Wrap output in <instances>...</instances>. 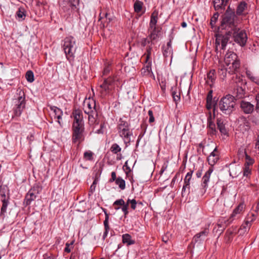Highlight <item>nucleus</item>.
I'll list each match as a JSON object with an SVG mask.
<instances>
[{
    "label": "nucleus",
    "mask_w": 259,
    "mask_h": 259,
    "mask_svg": "<svg viewBox=\"0 0 259 259\" xmlns=\"http://www.w3.org/2000/svg\"><path fill=\"white\" fill-rule=\"evenodd\" d=\"M238 19L233 10L229 7L223 15L221 22V28L227 31L225 34L218 32L215 34V51L219 53V47L222 50H225L226 46L232 35V30H235L238 27Z\"/></svg>",
    "instance_id": "f257e3e1"
},
{
    "label": "nucleus",
    "mask_w": 259,
    "mask_h": 259,
    "mask_svg": "<svg viewBox=\"0 0 259 259\" xmlns=\"http://www.w3.org/2000/svg\"><path fill=\"white\" fill-rule=\"evenodd\" d=\"M157 20L158 12L155 11L151 16L148 28V38L154 43L161 37L162 34V27L157 25Z\"/></svg>",
    "instance_id": "f03ea898"
},
{
    "label": "nucleus",
    "mask_w": 259,
    "mask_h": 259,
    "mask_svg": "<svg viewBox=\"0 0 259 259\" xmlns=\"http://www.w3.org/2000/svg\"><path fill=\"white\" fill-rule=\"evenodd\" d=\"M13 105L15 115L20 116L26 106L25 94L22 89L17 90L13 99Z\"/></svg>",
    "instance_id": "7ed1b4c3"
},
{
    "label": "nucleus",
    "mask_w": 259,
    "mask_h": 259,
    "mask_svg": "<svg viewBox=\"0 0 259 259\" xmlns=\"http://www.w3.org/2000/svg\"><path fill=\"white\" fill-rule=\"evenodd\" d=\"M63 48L67 59L70 62L73 61L76 49L75 38L71 36L65 37L63 40Z\"/></svg>",
    "instance_id": "20e7f679"
},
{
    "label": "nucleus",
    "mask_w": 259,
    "mask_h": 259,
    "mask_svg": "<svg viewBox=\"0 0 259 259\" xmlns=\"http://www.w3.org/2000/svg\"><path fill=\"white\" fill-rule=\"evenodd\" d=\"M235 100V97L229 94L223 97L219 101V109L223 113L229 114L234 109Z\"/></svg>",
    "instance_id": "39448f33"
},
{
    "label": "nucleus",
    "mask_w": 259,
    "mask_h": 259,
    "mask_svg": "<svg viewBox=\"0 0 259 259\" xmlns=\"http://www.w3.org/2000/svg\"><path fill=\"white\" fill-rule=\"evenodd\" d=\"M224 61L227 66L231 65L229 69V72L233 73L240 67V62L237 60V56L235 53L232 51H228L225 55Z\"/></svg>",
    "instance_id": "423d86ee"
},
{
    "label": "nucleus",
    "mask_w": 259,
    "mask_h": 259,
    "mask_svg": "<svg viewBox=\"0 0 259 259\" xmlns=\"http://www.w3.org/2000/svg\"><path fill=\"white\" fill-rule=\"evenodd\" d=\"M86 114L88 115L89 123L91 126H93V130H95V133L98 134H103L104 132V128L105 127L104 122L100 123L99 129L95 130L96 125L100 123L97 110H93Z\"/></svg>",
    "instance_id": "0eeeda50"
},
{
    "label": "nucleus",
    "mask_w": 259,
    "mask_h": 259,
    "mask_svg": "<svg viewBox=\"0 0 259 259\" xmlns=\"http://www.w3.org/2000/svg\"><path fill=\"white\" fill-rule=\"evenodd\" d=\"M117 128L120 136L124 139L125 143H129L132 133L130 130L128 122L122 118H120Z\"/></svg>",
    "instance_id": "6e6552de"
},
{
    "label": "nucleus",
    "mask_w": 259,
    "mask_h": 259,
    "mask_svg": "<svg viewBox=\"0 0 259 259\" xmlns=\"http://www.w3.org/2000/svg\"><path fill=\"white\" fill-rule=\"evenodd\" d=\"M234 41L241 47L246 45L247 36L244 30H241L239 27L235 30L231 31Z\"/></svg>",
    "instance_id": "1a4fd4ad"
},
{
    "label": "nucleus",
    "mask_w": 259,
    "mask_h": 259,
    "mask_svg": "<svg viewBox=\"0 0 259 259\" xmlns=\"http://www.w3.org/2000/svg\"><path fill=\"white\" fill-rule=\"evenodd\" d=\"M79 4V0H66L62 4V9L66 13V17L68 18L73 15V11Z\"/></svg>",
    "instance_id": "9d476101"
},
{
    "label": "nucleus",
    "mask_w": 259,
    "mask_h": 259,
    "mask_svg": "<svg viewBox=\"0 0 259 259\" xmlns=\"http://www.w3.org/2000/svg\"><path fill=\"white\" fill-rule=\"evenodd\" d=\"M84 129V124H72V140L73 142L76 143L82 140Z\"/></svg>",
    "instance_id": "9b49d317"
},
{
    "label": "nucleus",
    "mask_w": 259,
    "mask_h": 259,
    "mask_svg": "<svg viewBox=\"0 0 259 259\" xmlns=\"http://www.w3.org/2000/svg\"><path fill=\"white\" fill-rule=\"evenodd\" d=\"M41 190V188L38 185L34 186L26 194L24 203L27 205L30 204L36 199Z\"/></svg>",
    "instance_id": "f8f14e48"
},
{
    "label": "nucleus",
    "mask_w": 259,
    "mask_h": 259,
    "mask_svg": "<svg viewBox=\"0 0 259 259\" xmlns=\"http://www.w3.org/2000/svg\"><path fill=\"white\" fill-rule=\"evenodd\" d=\"M114 81L115 80L112 77H109L104 79L103 83L100 85L102 96H105L107 95L111 89L110 87L113 84Z\"/></svg>",
    "instance_id": "ddd939ff"
},
{
    "label": "nucleus",
    "mask_w": 259,
    "mask_h": 259,
    "mask_svg": "<svg viewBox=\"0 0 259 259\" xmlns=\"http://www.w3.org/2000/svg\"><path fill=\"white\" fill-rule=\"evenodd\" d=\"M209 233L208 228H205L199 233H197L193 238V241L195 243H201L208 236Z\"/></svg>",
    "instance_id": "4468645a"
},
{
    "label": "nucleus",
    "mask_w": 259,
    "mask_h": 259,
    "mask_svg": "<svg viewBox=\"0 0 259 259\" xmlns=\"http://www.w3.org/2000/svg\"><path fill=\"white\" fill-rule=\"evenodd\" d=\"M83 110L85 114L93 110H97L95 101L90 99L86 100L83 104Z\"/></svg>",
    "instance_id": "2eb2a0df"
},
{
    "label": "nucleus",
    "mask_w": 259,
    "mask_h": 259,
    "mask_svg": "<svg viewBox=\"0 0 259 259\" xmlns=\"http://www.w3.org/2000/svg\"><path fill=\"white\" fill-rule=\"evenodd\" d=\"M212 171L213 169L212 168H209L202 177V182L201 184V186L203 189L202 194L205 193L206 189L208 188V182L209 181L210 177Z\"/></svg>",
    "instance_id": "dca6fc26"
},
{
    "label": "nucleus",
    "mask_w": 259,
    "mask_h": 259,
    "mask_svg": "<svg viewBox=\"0 0 259 259\" xmlns=\"http://www.w3.org/2000/svg\"><path fill=\"white\" fill-rule=\"evenodd\" d=\"M193 171L191 170L188 172L184 179V185L183 187L182 190V195L183 196L185 193L186 192L187 189H188V193H190V181L192 179V176Z\"/></svg>",
    "instance_id": "f3484780"
},
{
    "label": "nucleus",
    "mask_w": 259,
    "mask_h": 259,
    "mask_svg": "<svg viewBox=\"0 0 259 259\" xmlns=\"http://www.w3.org/2000/svg\"><path fill=\"white\" fill-rule=\"evenodd\" d=\"M244 209H245V205L244 204V203H240L237 206V207H236L234 209L229 219L228 220V224L231 223L234 220V219L235 218V217H237V215L238 214L241 213L244 211Z\"/></svg>",
    "instance_id": "a211bd4d"
},
{
    "label": "nucleus",
    "mask_w": 259,
    "mask_h": 259,
    "mask_svg": "<svg viewBox=\"0 0 259 259\" xmlns=\"http://www.w3.org/2000/svg\"><path fill=\"white\" fill-rule=\"evenodd\" d=\"M219 159V155L217 147H215L207 157L208 164L211 166L214 165Z\"/></svg>",
    "instance_id": "6ab92c4d"
},
{
    "label": "nucleus",
    "mask_w": 259,
    "mask_h": 259,
    "mask_svg": "<svg viewBox=\"0 0 259 259\" xmlns=\"http://www.w3.org/2000/svg\"><path fill=\"white\" fill-rule=\"evenodd\" d=\"M241 110L246 114L251 113L254 110V105L249 102L244 100L240 102Z\"/></svg>",
    "instance_id": "aec40b11"
},
{
    "label": "nucleus",
    "mask_w": 259,
    "mask_h": 259,
    "mask_svg": "<svg viewBox=\"0 0 259 259\" xmlns=\"http://www.w3.org/2000/svg\"><path fill=\"white\" fill-rule=\"evenodd\" d=\"M50 109L55 113V118H57V122L61 127L63 126V124L61 121L63 115V111L59 108L56 106H51Z\"/></svg>",
    "instance_id": "412c9836"
},
{
    "label": "nucleus",
    "mask_w": 259,
    "mask_h": 259,
    "mask_svg": "<svg viewBox=\"0 0 259 259\" xmlns=\"http://www.w3.org/2000/svg\"><path fill=\"white\" fill-rule=\"evenodd\" d=\"M74 121L72 124H84L83 116L81 112L78 110H75L73 113Z\"/></svg>",
    "instance_id": "4be33fe9"
},
{
    "label": "nucleus",
    "mask_w": 259,
    "mask_h": 259,
    "mask_svg": "<svg viewBox=\"0 0 259 259\" xmlns=\"http://www.w3.org/2000/svg\"><path fill=\"white\" fill-rule=\"evenodd\" d=\"M215 71L214 69L210 70L207 74L206 83L212 87L216 79Z\"/></svg>",
    "instance_id": "5701e85b"
},
{
    "label": "nucleus",
    "mask_w": 259,
    "mask_h": 259,
    "mask_svg": "<svg viewBox=\"0 0 259 259\" xmlns=\"http://www.w3.org/2000/svg\"><path fill=\"white\" fill-rule=\"evenodd\" d=\"M229 0H214L213 6L216 11L225 9V7Z\"/></svg>",
    "instance_id": "b1692460"
},
{
    "label": "nucleus",
    "mask_w": 259,
    "mask_h": 259,
    "mask_svg": "<svg viewBox=\"0 0 259 259\" xmlns=\"http://www.w3.org/2000/svg\"><path fill=\"white\" fill-rule=\"evenodd\" d=\"M225 120L222 118L217 119V125L218 128L219 130L220 133L224 135L228 134V130L225 126Z\"/></svg>",
    "instance_id": "393cba45"
},
{
    "label": "nucleus",
    "mask_w": 259,
    "mask_h": 259,
    "mask_svg": "<svg viewBox=\"0 0 259 259\" xmlns=\"http://www.w3.org/2000/svg\"><path fill=\"white\" fill-rule=\"evenodd\" d=\"M207 127L209 128V133L210 135L213 136L216 134L217 131L215 125L212 121V117L210 113L209 117L207 118Z\"/></svg>",
    "instance_id": "a878e982"
},
{
    "label": "nucleus",
    "mask_w": 259,
    "mask_h": 259,
    "mask_svg": "<svg viewBox=\"0 0 259 259\" xmlns=\"http://www.w3.org/2000/svg\"><path fill=\"white\" fill-rule=\"evenodd\" d=\"M104 212L105 213V219L104 221V227H105V231L104 232V234H103V239H105L108 234V232H109V230L110 229V227H109V223H108V221H109V214L107 212V211L104 210Z\"/></svg>",
    "instance_id": "bb28decb"
},
{
    "label": "nucleus",
    "mask_w": 259,
    "mask_h": 259,
    "mask_svg": "<svg viewBox=\"0 0 259 259\" xmlns=\"http://www.w3.org/2000/svg\"><path fill=\"white\" fill-rule=\"evenodd\" d=\"M247 4L244 2L242 1L239 3L236 9V14L237 15H242L244 12L247 9Z\"/></svg>",
    "instance_id": "cd10ccee"
},
{
    "label": "nucleus",
    "mask_w": 259,
    "mask_h": 259,
    "mask_svg": "<svg viewBox=\"0 0 259 259\" xmlns=\"http://www.w3.org/2000/svg\"><path fill=\"white\" fill-rule=\"evenodd\" d=\"M152 50V47L151 46H149L146 48V52L143 56V58H145L144 62L145 64L151 63L152 64V58H151V52Z\"/></svg>",
    "instance_id": "c85d7f7f"
},
{
    "label": "nucleus",
    "mask_w": 259,
    "mask_h": 259,
    "mask_svg": "<svg viewBox=\"0 0 259 259\" xmlns=\"http://www.w3.org/2000/svg\"><path fill=\"white\" fill-rule=\"evenodd\" d=\"M151 65L150 62L145 64V66L141 70L143 75L149 76L153 75Z\"/></svg>",
    "instance_id": "c756f323"
},
{
    "label": "nucleus",
    "mask_w": 259,
    "mask_h": 259,
    "mask_svg": "<svg viewBox=\"0 0 259 259\" xmlns=\"http://www.w3.org/2000/svg\"><path fill=\"white\" fill-rule=\"evenodd\" d=\"M122 242L127 245H131L135 244V240L132 239V236L128 234H125L122 236Z\"/></svg>",
    "instance_id": "7c9ffc66"
},
{
    "label": "nucleus",
    "mask_w": 259,
    "mask_h": 259,
    "mask_svg": "<svg viewBox=\"0 0 259 259\" xmlns=\"http://www.w3.org/2000/svg\"><path fill=\"white\" fill-rule=\"evenodd\" d=\"M94 153L90 150L85 151L83 153V158L85 161H93L94 159Z\"/></svg>",
    "instance_id": "2f4dec72"
},
{
    "label": "nucleus",
    "mask_w": 259,
    "mask_h": 259,
    "mask_svg": "<svg viewBox=\"0 0 259 259\" xmlns=\"http://www.w3.org/2000/svg\"><path fill=\"white\" fill-rule=\"evenodd\" d=\"M230 175L232 177H236L241 172V170L239 167H233L229 170Z\"/></svg>",
    "instance_id": "473e14b6"
},
{
    "label": "nucleus",
    "mask_w": 259,
    "mask_h": 259,
    "mask_svg": "<svg viewBox=\"0 0 259 259\" xmlns=\"http://www.w3.org/2000/svg\"><path fill=\"white\" fill-rule=\"evenodd\" d=\"M251 227V225L246 223L245 221L244 223L241 225L239 232L240 234H243L247 232Z\"/></svg>",
    "instance_id": "72a5a7b5"
},
{
    "label": "nucleus",
    "mask_w": 259,
    "mask_h": 259,
    "mask_svg": "<svg viewBox=\"0 0 259 259\" xmlns=\"http://www.w3.org/2000/svg\"><path fill=\"white\" fill-rule=\"evenodd\" d=\"M245 97V91L241 88L239 87L237 88L236 91V98L235 100L242 99Z\"/></svg>",
    "instance_id": "f704fd0d"
},
{
    "label": "nucleus",
    "mask_w": 259,
    "mask_h": 259,
    "mask_svg": "<svg viewBox=\"0 0 259 259\" xmlns=\"http://www.w3.org/2000/svg\"><path fill=\"white\" fill-rule=\"evenodd\" d=\"M246 75L250 80L259 84V78L257 76H254L250 71H246Z\"/></svg>",
    "instance_id": "c9c22d12"
},
{
    "label": "nucleus",
    "mask_w": 259,
    "mask_h": 259,
    "mask_svg": "<svg viewBox=\"0 0 259 259\" xmlns=\"http://www.w3.org/2000/svg\"><path fill=\"white\" fill-rule=\"evenodd\" d=\"M9 197L8 198L2 199L3 205L1 208V214H4L7 211V206L9 203L8 200Z\"/></svg>",
    "instance_id": "e433bc0d"
},
{
    "label": "nucleus",
    "mask_w": 259,
    "mask_h": 259,
    "mask_svg": "<svg viewBox=\"0 0 259 259\" xmlns=\"http://www.w3.org/2000/svg\"><path fill=\"white\" fill-rule=\"evenodd\" d=\"M116 185H118L119 188L121 190H124L125 188V181L122 179L121 177H118L117 180L115 182Z\"/></svg>",
    "instance_id": "4c0bfd02"
},
{
    "label": "nucleus",
    "mask_w": 259,
    "mask_h": 259,
    "mask_svg": "<svg viewBox=\"0 0 259 259\" xmlns=\"http://www.w3.org/2000/svg\"><path fill=\"white\" fill-rule=\"evenodd\" d=\"M256 215L255 214H253V213L248 214L247 217H246L245 221L246 222V223H247L251 226L252 223L254 221H255V220L256 219Z\"/></svg>",
    "instance_id": "58836bf2"
},
{
    "label": "nucleus",
    "mask_w": 259,
    "mask_h": 259,
    "mask_svg": "<svg viewBox=\"0 0 259 259\" xmlns=\"http://www.w3.org/2000/svg\"><path fill=\"white\" fill-rule=\"evenodd\" d=\"M16 15L18 18L21 19L22 20H24L26 17L24 9L22 8H19L16 13Z\"/></svg>",
    "instance_id": "ea45409f"
},
{
    "label": "nucleus",
    "mask_w": 259,
    "mask_h": 259,
    "mask_svg": "<svg viewBox=\"0 0 259 259\" xmlns=\"http://www.w3.org/2000/svg\"><path fill=\"white\" fill-rule=\"evenodd\" d=\"M25 77L27 81L29 82H32L34 80L33 73L31 70H29L26 72Z\"/></svg>",
    "instance_id": "a19ab883"
},
{
    "label": "nucleus",
    "mask_w": 259,
    "mask_h": 259,
    "mask_svg": "<svg viewBox=\"0 0 259 259\" xmlns=\"http://www.w3.org/2000/svg\"><path fill=\"white\" fill-rule=\"evenodd\" d=\"M143 3L140 1H137L134 6V10L137 13H139L141 11L142 9Z\"/></svg>",
    "instance_id": "79ce46f5"
},
{
    "label": "nucleus",
    "mask_w": 259,
    "mask_h": 259,
    "mask_svg": "<svg viewBox=\"0 0 259 259\" xmlns=\"http://www.w3.org/2000/svg\"><path fill=\"white\" fill-rule=\"evenodd\" d=\"M7 191L8 192V189L6 186H0V195L2 197V199L7 198L6 193Z\"/></svg>",
    "instance_id": "37998d69"
},
{
    "label": "nucleus",
    "mask_w": 259,
    "mask_h": 259,
    "mask_svg": "<svg viewBox=\"0 0 259 259\" xmlns=\"http://www.w3.org/2000/svg\"><path fill=\"white\" fill-rule=\"evenodd\" d=\"M110 150L114 154H117L118 152L121 151V148L117 144L114 143L111 146Z\"/></svg>",
    "instance_id": "c03bdc74"
},
{
    "label": "nucleus",
    "mask_w": 259,
    "mask_h": 259,
    "mask_svg": "<svg viewBox=\"0 0 259 259\" xmlns=\"http://www.w3.org/2000/svg\"><path fill=\"white\" fill-rule=\"evenodd\" d=\"M111 70V64L109 62L105 64V67L103 71V75H107Z\"/></svg>",
    "instance_id": "a18cd8bd"
},
{
    "label": "nucleus",
    "mask_w": 259,
    "mask_h": 259,
    "mask_svg": "<svg viewBox=\"0 0 259 259\" xmlns=\"http://www.w3.org/2000/svg\"><path fill=\"white\" fill-rule=\"evenodd\" d=\"M244 153L245 155V159H246L245 165H247L248 166L252 165L254 162L253 160L249 155H248L246 154L245 151L244 152Z\"/></svg>",
    "instance_id": "49530a36"
},
{
    "label": "nucleus",
    "mask_w": 259,
    "mask_h": 259,
    "mask_svg": "<svg viewBox=\"0 0 259 259\" xmlns=\"http://www.w3.org/2000/svg\"><path fill=\"white\" fill-rule=\"evenodd\" d=\"M172 53V48H168L165 47L163 48V55L165 57H168Z\"/></svg>",
    "instance_id": "de8ad7c7"
},
{
    "label": "nucleus",
    "mask_w": 259,
    "mask_h": 259,
    "mask_svg": "<svg viewBox=\"0 0 259 259\" xmlns=\"http://www.w3.org/2000/svg\"><path fill=\"white\" fill-rule=\"evenodd\" d=\"M151 44L152 45H154V42L153 41H150V39L148 38H144L142 39L141 41V45L143 47H145L147 44Z\"/></svg>",
    "instance_id": "09e8293b"
},
{
    "label": "nucleus",
    "mask_w": 259,
    "mask_h": 259,
    "mask_svg": "<svg viewBox=\"0 0 259 259\" xmlns=\"http://www.w3.org/2000/svg\"><path fill=\"white\" fill-rule=\"evenodd\" d=\"M251 174V169L249 166L245 165V167L243 171V176L248 177Z\"/></svg>",
    "instance_id": "8fccbe9b"
},
{
    "label": "nucleus",
    "mask_w": 259,
    "mask_h": 259,
    "mask_svg": "<svg viewBox=\"0 0 259 259\" xmlns=\"http://www.w3.org/2000/svg\"><path fill=\"white\" fill-rule=\"evenodd\" d=\"M219 16V14L218 12H217L213 14L212 17L211 19V21H210V24L212 26H213V25L215 23V22H217V21L218 19Z\"/></svg>",
    "instance_id": "3c124183"
},
{
    "label": "nucleus",
    "mask_w": 259,
    "mask_h": 259,
    "mask_svg": "<svg viewBox=\"0 0 259 259\" xmlns=\"http://www.w3.org/2000/svg\"><path fill=\"white\" fill-rule=\"evenodd\" d=\"M172 95L174 99V101L177 103L180 100V94H177V92L174 91L172 92Z\"/></svg>",
    "instance_id": "603ef678"
},
{
    "label": "nucleus",
    "mask_w": 259,
    "mask_h": 259,
    "mask_svg": "<svg viewBox=\"0 0 259 259\" xmlns=\"http://www.w3.org/2000/svg\"><path fill=\"white\" fill-rule=\"evenodd\" d=\"M148 115L149 116V122L150 123H152L155 120V118L154 117V116H153V111L152 110H149L148 111Z\"/></svg>",
    "instance_id": "864d4df0"
},
{
    "label": "nucleus",
    "mask_w": 259,
    "mask_h": 259,
    "mask_svg": "<svg viewBox=\"0 0 259 259\" xmlns=\"http://www.w3.org/2000/svg\"><path fill=\"white\" fill-rule=\"evenodd\" d=\"M122 206L121 210L123 212L124 216L126 217L128 213L127 204L124 203Z\"/></svg>",
    "instance_id": "5fc2aeb1"
},
{
    "label": "nucleus",
    "mask_w": 259,
    "mask_h": 259,
    "mask_svg": "<svg viewBox=\"0 0 259 259\" xmlns=\"http://www.w3.org/2000/svg\"><path fill=\"white\" fill-rule=\"evenodd\" d=\"M125 203L124 201L122 199L116 200L113 203L114 205H120L122 206Z\"/></svg>",
    "instance_id": "6e6d98bb"
},
{
    "label": "nucleus",
    "mask_w": 259,
    "mask_h": 259,
    "mask_svg": "<svg viewBox=\"0 0 259 259\" xmlns=\"http://www.w3.org/2000/svg\"><path fill=\"white\" fill-rule=\"evenodd\" d=\"M206 101L208 102L212 101V90H210L207 95Z\"/></svg>",
    "instance_id": "4d7b16f0"
},
{
    "label": "nucleus",
    "mask_w": 259,
    "mask_h": 259,
    "mask_svg": "<svg viewBox=\"0 0 259 259\" xmlns=\"http://www.w3.org/2000/svg\"><path fill=\"white\" fill-rule=\"evenodd\" d=\"M117 180L116 172L115 171H112L111 172V178L109 180L110 182H113L114 181L116 182Z\"/></svg>",
    "instance_id": "13d9d810"
},
{
    "label": "nucleus",
    "mask_w": 259,
    "mask_h": 259,
    "mask_svg": "<svg viewBox=\"0 0 259 259\" xmlns=\"http://www.w3.org/2000/svg\"><path fill=\"white\" fill-rule=\"evenodd\" d=\"M96 181H94L90 187V192H91L92 194L93 193V192L95 191V190L96 189Z\"/></svg>",
    "instance_id": "bf43d9fd"
},
{
    "label": "nucleus",
    "mask_w": 259,
    "mask_h": 259,
    "mask_svg": "<svg viewBox=\"0 0 259 259\" xmlns=\"http://www.w3.org/2000/svg\"><path fill=\"white\" fill-rule=\"evenodd\" d=\"M137 203L138 202L136 201V200L133 199L132 203H131V207L133 210H135L136 208Z\"/></svg>",
    "instance_id": "052dcab7"
},
{
    "label": "nucleus",
    "mask_w": 259,
    "mask_h": 259,
    "mask_svg": "<svg viewBox=\"0 0 259 259\" xmlns=\"http://www.w3.org/2000/svg\"><path fill=\"white\" fill-rule=\"evenodd\" d=\"M169 41L167 43V45L165 47L168 48H171V40L173 39L172 36H169Z\"/></svg>",
    "instance_id": "680f3d73"
},
{
    "label": "nucleus",
    "mask_w": 259,
    "mask_h": 259,
    "mask_svg": "<svg viewBox=\"0 0 259 259\" xmlns=\"http://www.w3.org/2000/svg\"><path fill=\"white\" fill-rule=\"evenodd\" d=\"M169 234H167L162 237V241L164 242L167 243L168 242V240H169Z\"/></svg>",
    "instance_id": "e2e57ef3"
},
{
    "label": "nucleus",
    "mask_w": 259,
    "mask_h": 259,
    "mask_svg": "<svg viewBox=\"0 0 259 259\" xmlns=\"http://www.w3.org/2000/svg\"><path fill=\"white\" fill-rule=\"evenodd\" d=\"M212 101L208 102V101H206V107L207 109L209 110L212 108Z\"/></svg>",
    "instance_id": "0e129e2a"
},
{
    "label": "nucleus",
    "mask_w": 259,
    "mask_h": 259,
    "mask_svg": "<svg viewBox=\"0 0 259 259\" xmlns=\"http://www.w3.org/2000/svg\"><path fill=\"white\" fill-rule=\"evenodd\" d=\"M64 251L67 253H69L71 251V250L69 248V243H66V247L65 248V249H64Z\"/></svg>",
    "instance_id": "69168bd1"
},
{
    "label": "nucleus",
    "mask_w": 259,
    "mask_h": 259,
    "mask_svg": "<svg viewBox=\"0 0 259 259\" xmlns=\"http://www.w3.org/2000/svg\"><path fill=\"white\" fill-rule=\"evenodd\" d=\"M255 148L259 150V135L257 136L256 140Z\"/></svg>",
    "instance_id": "338daca9"
},
{
    "label": "nucleus",
    "mask_w": 259,
    "mask_h": 259,
    "mask_svg": "<svg viewBox=\"0 0 259 259\" xmlns=\"http://www.w3.org/2000/svg\"><path fill=\"white\" fill-rule=\"evenodd\" d=\"M256 107L259 108V93L256 95Z\"/></svg>",
    "instance_id": "774afa93"
}]
</instances>
